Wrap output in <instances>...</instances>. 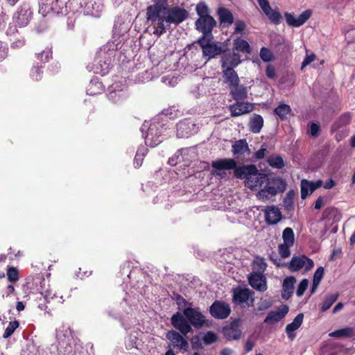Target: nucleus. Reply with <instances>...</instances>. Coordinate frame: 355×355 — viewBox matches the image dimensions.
I'll return each instance as SVG.
<instances>
[{"label": "nucleus", "mask_w": 355, "mask_h": 355, "mask_svg": "<svg viewBox=\"0 0 355 355\" xmlns=\"http://www.w3.org/2000/svg\"><path fill=\"white\" fill-rule=\"evenodd\" d=\"M235 176L245 179V186L251 190H259L257 197L266 202L277 193L283 192L286 183L280 178H270L268 175L259 173L254 165L240 166L235 171Z\"/></svg>", "instance_id": "nucleus-1"}, {"label": "nucleus", "mask_w": 355, "mask_h": 355, "mask_svg": "<svg viewBox=\"0 0 355 355\" xmlns=\"http://www.w3.org/2000/svg\"><path fill=\"white\" fill-rule=\"evenodd\" d=\"M154 3L147 7L146 19L154 26L153 33L162 35L167 28L166 0H153Z\"/></svg>", "instance_id": "nucleus-2"}, {"label": "nucleus", "mask_w": 355, "mask_h": 355, "mask_svg": "<svg viewBox=\"0 0 355 355\" xmlns=\"http://www.w3.org/2000/svg\"><path fill=\"white\" fill-rule=\"evenodd\" d=\"M162 125L158 121L150 123L145 122L141 126V132L145 138L146 145L154 147L162 142L163 136L162 135Z\"/></svg>", "instance_id": "nucleus-3"}, {"label": "nucleus", "mask_w": 355, "mask_h": 355, "mask_svg": "<svg viewBox=\"0 0 355 355\" xmlns=\"http://www.w3.org/2000/svg\"><path fill=\"white\" fill-rule=\"evenodd\" d=\"M211 174L219 179H224L227 177V171L236 168V162L234 159L223 158L214 160L211 162Z\"/></svg>", "instance_id": "nucleus-4"}, {"label": "nucleus", "mask_w": 355, "mask_h": 355, "mask_svg": "<svg viewBox=\"0 0 355 355\" xmlns=\"http://www.w3.org/2000/svg\"><path fill=\"white\" fill-rule=\"evenodd\" d=\"M198 43L202 49L203 56L209 60L222 52L221 47L216 44L212 35L202 36Z\"/></svg>", "instance_id": "nucleus-5"}, {"label": "nucleus", "mask_w": 355, "mask_h": 355, "mask_svg": "<svg viewBox=\"0 0 355 355\" xmlns=\"http://www.w3.org/2000/svg\"><path fill=\"white\" fill-rule=\"evenodd\" d=\"M209 312L213 318L223 320L230 315L231 308L227 303L216 300L209 307Z\"/></svg>", "instance_id": "nucleus-6"}, {"label": "nucleus", "mask_w": 355, "mask_h": 355, "mask_svg": "<svg viewBox=\"0 0 355 355\" xmlns=\"http://www.w3.org/2000/svg\"><path fill=\"white\" fill-rule=\"evenodd\" d=\"M313 261L304 255L293 257L289 264V269L291 271H298L304 269L309 271L313 267Z\"/></svg>", "instance_id": "nucleus-7"}, {"label": "nucleus", "mask_w": 355, "mask_h": 355, "mask_svg": "<svg viewBox=\"0 0 355 355\" xmlns=\"http://www.w3.org/2000/svg\"><path fill=\"white\" fill-rule=\"evenodd\" d=\"M167 27L171 24H180L187 17V12L185 9L178 6L169 8L167 5Z\"/></svg>", "instance_id": "nucleus-8"}, {"label": "nucleus", "mask_w": 355, "mask_h": 355, "mask_svg": "<svg viewBox=\"0 0 355 355\" xmlns=\"http://www.w3.org/2000/svg\"><path fill=\"white\" fill-rule=\"evenodd\" d=\"M184 315L194 327L199 329L205 324V318L197 309L187 308L183 311Z\"/></svg>", "instance_id": "nucleus-9"}, {"label": "nucleus", "mask_w": 355, "mask_h": 355, "mask_svg": "<svg viewBox=\"0 0 355 355\" xmlns=\"http://www.w3.org/2000/svg\"><path fill=\"white\" fill-rule=\"evenodd\" d=\"M241 320L237 318L232 321L230 325L223 327V333L225 337L228 340L239 339L242 334L241 330Z\"/></svg>", "instance_id": "nucleus-10"}, {"label": "nucleus", "mask_w": 355, "mask_h": 355, "mask_svg": "<svg viewBox=\"0 0 355 355\" xmlns=\"http://www.w3.org/2000/svg\"><path fill=\"white\" fill-rule=\"evenodd\" d=\"M311 11L306 10L301 13L298 17H295L293 14L286 12L285 19L287 24L293 27H300L303 25L311 17Z\"/></svg>", "instance_id": "nucleus-11"}, {"label": "nucleus", "mask_w": 355, "mask_h": 355, "mask_svg": "<svg viewBox=\"0 0 355 355\" xmlns=\"http://www.w3.org/2000/svg\"><path fill=\"white\" fill-rule=\"evenodd\" d=\"M216 25V21L211 16L198 18L196 21V28L202 33V36L212 35L211 31Z\"/></svg>", "instance_id": "nucleus-12"}, {"label": "nucleus", "mask_w": 355, "mask_h": 355, "mask_svg": "<svg viewBox=\"0 0 355 355\" xmlns=\"http://www.w3.org/2000/svg\"><path fill=\"white\" fill-rule=\"evenodd\" d=\"M250 285L255 290L263 292L267 290V283L266 277L260 273L252 272L248 277Z\"/></svg>", "instance_id": "nucleus-13"}, {"label": "nucleus", "mask_w": 355, "mask_h": 355, "mask_svg": "<svg viewBox=\"0 0 355 355\" xmlns=\"http://www.w3.org/2000/svg\"><path fill=\"white\" fill-rule=\"evenodd\" d=\"M266 222L268 225H275L282 219L280 209L275 206H267L263 210Z\"/></svg>", "instance_id": "nucleus-14"}, {"label": "nucleus", "mask_w": 355, "mask_h": 355, "mask_svg": "<svg viewBox=\"0 0 355 355\" xmlns=\"http://www.w3.org/2000/svg\"><path fill=\"white\" fill-rule=\"evenodd\" d=\"M229 110L232 116H239L252 112L254 105L248 102H237L230 105Z\"/></svg>", "instance_id": "nucleus-15"}, {"label": "nucleus", "mask_w": 355, "mask_h": 355, "mask_svg": "<svg viewBox=\"0 0 355 355\" xmlns=\"http://www.w3.org/2000/svg\"><path fill=\"white\" fill-rule=\"evenodd\" d=\"M184 316L180 313H176L171 318V323L182 334L187 335L191 330V327Z\"/></svg>", "instance_id": "nucleus-16"}, {"label": "nucleus", "mask_w": 355, "mask_h": 355, "mask_svg": "<svg viewBox=\"0 0 355 355\" xmlns=\"http://www.w3.org/2000/svg\"><path fill=\"white\" fill-rule=\"evenodd\" d=\"M253 292L249 288L238 287L233 290V300L236 304H243L247 302L250 298L253 302Z\"/></svg>", "instance_id": "nucleus-17"}, {"label": "nucleus", "mask_w": 355, "mask_h": 355, "mask_svg": "<svg viewBox=\"0 0 355 355\" xmlns=\"http://www.w3.org/2000/svg\"><path fill=\"white\" fill-rule=\"evenodd\" d=\"M322 181L319 180L315 182L309 181L303 179L300 182L301 197L305 199L308 196L311 195L315 190L322 186Z\"/></svg>", "instance_id": "nucleus-18"}, {"label": "nucleus", "mask_w": 355, "mask_h": 355, "mask_svg": "<svg viewBox=\"0 0 355 355\" xmlns=\"http://www.w3.org/2000/svg\"><path fill=\"white\" fill-rule=\"evenodd\" d=\"M166 338L171 340L175 347H178L182 352L187 351L189 348L188 342L177 331H169L166 334Z\"/></svg>", "instance_id": "nucleus-19"}, {"label": "nucleus", "mask_w": 355, "mask_h": 355, "mask_svg": "<svg viewBox=\"0 0 355 355\" xmlns=\"http://www.w3.org/2000/svg\"><path fill=\"white\" fill-rule=\"evenodd\" d=\"M241 63V56L234 51L227 52L222 57V69H233Z\"/></svg>", "instance_id": "nucleus-20"}, {"label": "nucleus", "mask_w": 355, "mask_h": 355, "mask_svg": "<svg viewBox=\"0 0 355 355\" xmlns=\"http://www.w3.org/2000/svg\"><path fill=\"white\" fill-rule=\"evenodd\" d=\"M196 125L188 120L180 121L177 125L178 137H187L194 131Z\"/></svg>", "instance_id": "nucleus-21"}, {"label": "nucleus", "mask_w": 355, "mask_h": 355, "mask_svg": "<svg viewBox=\"0 0 355 355\" xmlns=\"http://www.w3.org/2000/svg\"><path fill=\"white\" fill-rule=\"evenodd\" d=\"M288 312L286 305H282L277 310L270 311L264 320L265 323H273L281 320Z\"/></svg>", "instance_id": "nucleus-22"}, {"label": "nucleus", "mask_w": 355, "mask_h": 355, "mask_svg": "<svg viewBox=\"0 0 355 355\" xmlns=\"http://www.w3.org/2000/svg\"><path fill=\"white\" fill-rule=\"evenodd\" d=\"M31 10L27 7L21 8L14 17L15 24L19 26H26L31 17Z\"/></svg>", "instance_id": "nucleus-23"}, {"label": "nucleus", "mask_w": 355, "mask_h": 355, "mask_svg": "<svg viewBox=\"0 0 355 355\" xmlns=\"http://www.w3.org/2000/svg\"><path fill=\"white\" fill-rule=\"evenodd\" d=\"M303 319L304 315L302 313H299L294 318L293 321L286 327V333L290 339L293 340L295 338V334L294 332L300 327L302 324Z\"/></svg>", "instance_id": "nucleus-24"}, {"label": "nucleus", "mask_w": 355, "mask_h": 355, "mask_svg": "<svg viewBox=\"0 0 355 355\" xmlns=\"http://www.w3.org/2000/svg\"><path fill=\"white\" fill-rule=\"evenodd\" d=\"M224 82L228 85L229 89L239 83V78L234 69H223Z\"/></svg>", "instance_id": "nucleus-25"}, {"label": "nucleus", "mask_w": 355, "mask_h": 355, "mask_svg": "<svg viewBox=\"0 0 355 355\" xmlns=\"http://www.w3.org/2000/svg\"><path fill=\"white\" fill-rule=\"evenodd\" d=\"M230 94L234 100L239 101L247 97L248 91L246 87L237 83L236 85L233 86L230 89Z\"/></svg>", "instance_id": "nucleus-26"}, {"label": "nucleus", "mask_w": 355, "mask_h": 355, "mask_svg": "<svg viewBox=\"0 0 355 355\" xmlns=\"http://www.w3.org/2000/svg\"><path fill=\"white\" fill-rule=\"evenodd\" d=\"M295 282L293 277H286L284 280L282 296L284 300H288L293 294Z\"/></svg>", "instance_id": "nucleus-27"}, {"label": "nucleus", "mask_w": 355, "mask_h": 355, "mask_svg": "<svg viewBox=\"0 0 355 355\" xmlns=\"http://www.w3.org/2000/svg\"><path fill=\"white\" fill-rule=\"evenodd\" d=\"M218 14L221 24L223 26H230L233 22L232 14L227 9L220 8L218 9Z\"/></svg>", "instance_id": "nucleus-28"}, {"label": "nucleus", "mask_w": 355, "mask_h": 355, "mask_svg": "<svg viewBox=\"0 0 355 355\" xmlns=\"http://www.w3.org/2000/svg\"><path fill=\"white\" fill-rule=\"evenodd\" d=\"M323 217L329 221L337 222L340 220L341 215L338 209L328 207L324 211Z\"/></svg>", "instance_id": "nucleus-29"}, {"label": "nucleus", "mask_w": 355, "mask_h": 355, "mask_svg": "<svg viewBox=\"0 0 355 355\" xmlns=\"http://www.w3.org/2000/svg\"><path fill=\"white\" fill-rule=\"evenodd\" d=\"M263 124V118L258 114H255L250 121V128L252 132L258 133L261 131Z\"/></svg>", "instance_id": "nucleus-30"}, {"label": "nucleus", "mask_w": 355, "mask_h": 355, "mask_svg": "<svg viewBox=\"0 0 355 355\" xmlns=\"http://www.w3.org/2000/svg\"><path fill=\"white\" fill-rule=\"evenodd\" d=\"M234 49L245 53H250V47L248 42L240 37L234 40Z\"/></svg>", "instance_id": "nucleus-31"}, {"label": "nucleus", "mask_w": 355, "mask_h": 355, "mask_svg": "<svg viewBox=\"0 0 355 355\" xmlns=\"http://www.w3.org/2000/svg\"><path fill=\"white\" fill-rule=\"evenodd\" d=\"M354 335L353 329L351 327H346L340 329L336 330L331 332L329 336L334 338H349Z\"/></svg>", "instance_id": "nucleus-32"}, {"label": "nucleus", "mask_w": 355, "mask_h": 355, "mask_svg": "<svg viewBox=\"0 0 355 355\" xmlns=\"http://www.w3.org/2000/svg\"><path fill=\"white\" fill-rule=\"evenodd\" d=\"M248 150V146L245 140H239L232 146V152L234 155H243Z\"/></svg>", "instance_id": "nucleus-33"}, {"label": "nucleus", "mask_w": 355, "mask_h": 355, "mask_svg": "<svg viewBox=\"0 0 355 355\" xmlns=\"http://www.w3.org/2000/svg\"><path fill=\"white\" fill-rule=\"evenodd\" d=\"M324 275V268L322 267H319L315 270L314 275H313V285L311 288V293H313L318 285L320 284L322 277Z\"/></svg>", "instance_id": "nucleus-34"}, {"label": "nucleus", "mask_w": 355, "mask_h": 355, "mask_svg": "<svg viewBox=\"0 0 355 355\" xmlns=\"http://www.w3.org/2000/svg\"><path fill=\"white\" fill-rule=\"evenodd\" d=\"M253 272L263 274L266 268V263L264 259L261 257H255L252 263Z\"/></svg>", "instance_id": "nucleus-35"}, {"label": "nucleus", "mask_w": 355, "mask_h": 355, "mask_svg": "<svg viewBox=\"0 0 355 355\" xmlns=\"http://www.w3.org/2000/svg\"><path fill=\"white\" fill-rule=\"evenodd\" d=\"M291 110L288 105L282 103L275 110V112L281 119H286L290 114Z\"/></svg>", "instance_id": "nucleus-36"}, {"label": "nucleus", "mask_w": 355, "mask_h": 355, "mask_svg": "<svg viewBox=\"0 0 355 355\" xmlns=\"http://www.w3.org/2000/svg\"><path fill=\"white\" fill-rule=\"evenodd\" d=\"M282 238L284 243H286L288 245H293L295 241L293 230L291 227L285 228L283 231Z\"/></svg>", "instance_id": "nucleus-37"}, {"label": "nucleus", "mask_w": 355, "mask_h": 355, "mask_svg": "<svg viewBox=\"0 0 355 355\" xmlns=\"http://www.w3.org/2000/svg\"><path fill=\"white\" fill-rule=\"evenodd\" d=\"M338 297V295L337 293L327 295L322 305V311H325L328 310L337 300Z\"/></svg>", "instance_id": "nucleus-38"}, {"label": "nucleus", "mask_w": 355, "mask_h": 355, "mask_svg": "<svg viewBox=\"0 0 355 355\" xmlns=\"http://www.w3.org/2000/svg\"><path fill=\"white\" fill-rule=\"evenodd\" d=\"M268 164L276 168H282L284 166L283 159L279 155H274L268 157Z\"/></svg>", "instance_id": "nucleus-39"}, {"label": "nucleus", "mask_w": 355, "mask_h": 355, "mask_svg": "<svg viewBox=\"0 0 355 355\" xmlns=\"http://www.w3.org/2000/svg\"><path fill=\"white\" fill-rule=\"evenodd\" d=\"M196 10L199 15V18L210 16L208 6L205 2L198 3Z\"/></svg>", "instance_id": "nucleus-40"}, {"label": "nucleus", "mask_w": 355, "mask_h": 355, "mask_svg": "<svg viewBox=\"0 0 355 355\" xmlns=\"http://www.w3.org/2000/svg\"><path fill=\"white\" fill-rule=\"evenodd\" d=\"M265 14L272 23L275 24H278L280 23L282 15L277 10H272V8H270Z\"/></svg>", "instance_id": "nucleus-41"}, {"label": "nucleus", "mask_w": 355, "mask_h": 355, "mask_svg": "<svg viewBox=\"0 0 355 355\" xmlns=\"http://www.w3.org/2000/svg\"><path fill=\"white\" fill-rule=\"evenodd\" d=\"M6 275L8 281L10 282H16L19 279L18 270L15 268H8Z\"/></svg>", "instance_id": "nucleus-42"}, {"label": "nucleus", "mask_w": 355, "mask_h": 355, "mask_svg": "<svg viewBox=\"0 0 355 355\" xmlns=\"http://www.w3.org/2000/svg\"><path fill=\"white\" fill-rule=\"evenodd\" d=\"M18 327L19 322L17 321L10 322L8 327L5 330L3 337L4 338L10 337Z\"/></svg>", "instance_id": "nucleus-43"}, {"label": "nucleus", "mask_w": 355, "mask_h": 355, "mask_svg": "<svg viewBox=\"0 0 355 355\" xmlns=\"http://www.w3.org/2000/svg\"><path fill=\"white\" fill-rule=\"evenodd\" d=\"M292 245H288L286 243H282L279 245V253L282 258H287L291 254L290 248Z\"/></svg>", "instance_id": "nucleus-44"}, {"label": "nucleus", "mask_w": 355, "mask_h": 355, "mask_svg": "<svg viewBox=\"0 0 355 355\" xmlns=\"http://www.w3.org/2000/svg\"><path fill=\"white\" fill-rule=\"evenodd\" d=\"M162 82L166 85L175 86L178 83V78L172 75H166L162 77Z\"/></svg>", "instance_id": "nucleus-45"}, {"label": "nucleus", "mask_w": 355, "mask_h": 355, "mask_svg": "<svg viewBox=\"0 0 355 355\" xmlns=\"http://www.w3.org/2000/svg\"><path fill=\"white\" fill-rule=\"evenodd\" d=\"M217 340V336L212 331L207 332L202 338V340L205 344H211Z\"/></svg>", "instance_id": "nucleus-46"}, {"label": "nucleus", "mask_w": 355, "mask_h": 355, "mask_svg": "<svg viewBox=\"0 0 355 355\" xmlns=\"http://www.w3.org/2000/svg\"><path fill=\"white\" fill-rule=\"evenodd\" d=\"M245 24L243 21H236L235 22V28H234V34H241V35H245Z\"/></svg>", "instance_id": "nucleus-47"}, {"label": "nucleus", "mask_w": 355, "mask_h": 355, "mask_svg": "<svg viewBox=\"0 0 355 355\" xmlns=\"http://www.w3.org/2000/svg\"><path fill=\"white\" fill-rule=\"evenodd\" d=\"M260 57L264 62H269L272 59V53L268 49L263 47L260 51Z\"/></svg>", "instance_id": "nucleus-48"}, {"label": "nucleus", "mask_w": 355, "mask_h": 355, "mask_svg": "<svg viewBox=\"0 0 355 355\" xmlns=\"http://www.w3.org/2000/svg\"><path fill=\"white\" fill-rule=\"evenodd\" d=\"M191 93L194 97L199 98L200 96L206 94V89L203 85H198L193 88Z\"/></svg>", "instance_id": "nucleus-49"}, {"label": "nucleus", "mask_w": 355, "mask_h": 355, "mask_svg": "<svg viewBox=\"0 0 355 355\" xmlns=\"http://www.w3.org/2000/svg\"><path fill=\"white\" fill-rule=\"evenodd\" d=\"M309 285V281L306 279H304L299 284L296 294L297 296H302Z\"/></svg>", "instance_id": "nucleus-50"}, {"label": "nucleus", "mask_w": 355, "mask_h": 355, "mask_svg": "<svg viewBox=\"0 0 355 355\" xmlns=\"http://www.w3.org/2000/svg\"><path fill=\"white\" fill-rule=\"evenodd\" d=\"M272 302L269 300H261L257 306L258 311H265L268 309L272 306Z\"/></svg>", "instance_id": "nucleus-51"}, {"label": "nucleus", "mask_w": 355, "mask_h": 355, "mask_svg": "<svg viewBox=\"0 0 355 355\" xmlns=\"http://www.w3.org/2000/svg\"><path fill=\"white\" fill-rule=\"evenodd\" d=\"M119 45V42H118V40L114 39V40L107 42L106 46L104 47V51H114L118 49Z\"/></svg>", "instance_id": "nucleus-52"}, {"label": "nucleus", "mask_w": 355, "mask_h": 355, "mask_svg": "<svg viewBox=\"0 0 355 355\" xmlns=\"http://www.w3.org/2000/svg\"><path fill=\"white\" fill-rule=\"evenodd\" d=\"M189 153H194V151L191 148H182L175 156L179 159L178 162H180L182 160H184V156L189 155Z\"/></svg>", "instance_id": "nucleus-53"}, {"label": "nucleus", "mask_w": 355, "mask_h": 355, "mask_svg": "<svg viewBox=\"0 0 355 355\" xmlns=\"http://www.w3.org/2000/svg\"><path fill=\"white\" fill-rule=\"evenodd\" d=\"M96 87V88H98L102 90L101 87H102V85H101V83H98V82H91L89 85V88L87 89V94H89V95H94L96 94L97 92H96L94 89Z\"/></svg>", "instance_id": "nucleus-54"}, {"label": "nucleus", "mask_w": 355, "mask_h": 355, "mask_svg": "<svg viewBox=\"0 0 355 355\" xmlns=\"http://www.w3.org/2000/svg\"><path fill=\"white\" fill-rule=\"evenodd\" d=\"M52 53L50 49L44 50L41 53L37 55L38 59L42 62H46L51 57Z\"/></svg>", "instance_id": "nucleus-55"}, {"label": "nucleus", "mask_w": 355, "mask_h": 355, "mask_svg": "<svg viewBox=\"0 0 355 355\" xmlns=\"http://www.w3.org/2000/svg\"><path fill=\"white\" fill-rule=\"evenodd\" d=\"M316 58V56L315 54L311 53L310 55H306V58H304V61L302 63V69H303L305 67L311 64L312 62H313Z\"/></svg>", "instance_id": "nucleus-56"}, {"label": "nucleus", "mask_w": 355, "mask_h": 355, "mask_svg": "<svg viewBox=\"0 0 355 355\" xmlns=\"http://www.w3.org/2000/svg\"><path fill=\"white\" fill-rule=\"evenodd\" d=\"M41 294L44 296L46 301H49L51 299H53L56 296L55 293H53L51 288H46V290H43L41 292Z\"/></svg>", "instance_id": "nucleus-57"}, {"label": "nucleus", "mask_w": 355, "mask_h": 355, "mask_svg": "<svg viewBox=\"0 0 355 355\" xmlns=\"http://www.w3.org/2000/svg\"><path fill=\"white\" fill-rule=\"evenodd\" d=\"M263 12L266 13L271 7L268 0H257Z\"/></svg>", "instance_id": "nucleus-58"}, {"label": "nucleus", "mask_w": 355, "mask_h": 355, "mask_svg": "<svg viewBox=\"0 0 355 355\" xmlns=\"http://www.w3.org/2000/svg\"><path fill=\"white\" fill-rule=\"evenodd\" d=\"M42 70L40 67H35L31 71V76L33 79L38 80L41 79Z\"/></svg>", "instance_id": "nucleus-59"}, {"label": "nucleus", "mask_w": 355, "mask_h": 355, "mask_svg": "<svg viewBox=\"0 0 355 355\" xmlns=\"http://www.w3.org/2000/svg\"><path fill=\"white\" fill-rule=\"evenodd\" d=\"M148 149L146 146H143L138 148L137 151V159H144V156L146 155Z\"/></svg>", "instance_id": "nucleus-60"}, {"label": "nucleus", "mask_w": 355, "mask_h": 355, "mask_svg": "<svg viewBox=\"0 0 355 355\" xmlns=\"http://www.w3.org/2000/svg\"><path fill=\"white\" fill-rule=\"evenodd\" d=\"M320 128L316 123H311L310 126V133L312 136L315 137L318 135Z\"/></svg>", "instance_id": "nucleus-61"}, {"label": "nucleus", "mask_w": 355, "mask_h": 355, "mask_svg": "<svg viewBox=\"0 0 355 355\" xmlns=\"http://www.w3.org/2000/svg\"><path fill=\"white\" fill-rule=\"evenodd\" d=\"M123 96H124V93L122 92L121 91L118 92H116V91H112L109 94V98L111 100L114 101H116V96L121 97Z\"/></svg>", "instance_id": "nucleus-62"}, {"label": "nucleus", "mask_w": 355, "mask_h": 355, "mask_svg": "<svg viewBox=\"0 0 355 355\" xmlns=\"http://www.w3.org/2000/svg\"><path fill=\"white\" fill-rule=\"evenodd\" d=\"M266 152V149L265 148H261L255 153L254 157L257 159H262L264 157Z\"/></svg>", "instance_id": "nucleus-63"}, {"label": "nucleus", "mask_w": 355, "mask_h": 355, "mask_svg": "<svg viewBox=\"0 0 355 355\" xmlns=\"http://www.w3.org/2000/svg\"><path fill=\"white\" fill-rule=\"evenodd\" d=\"M266 75L270 78H273L275 76V70L272 67L268 66L266 70Z\"/></svg>", "instance_id": "nucleus-64"}]
</instances>
